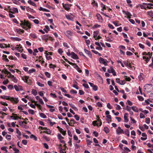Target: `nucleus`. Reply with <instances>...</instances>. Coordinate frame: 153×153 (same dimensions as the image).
Segmentation results:
<instances>
[{
    "mask_svg": "<svg viewBox=\"0 0 153 153\" xmlns=\"http://www.w3.org/2000/svg\"><path fill=\"white\" fill-rule=\"evenodd\" d=\"M8 12L9 13L14 14L15 13H18V9L17 8L13 7L11 9H10V10H9Z\"/></svg>",
    "mask_w": 153,
    "mask_h": 153,
    "instance_id": "obj_6",
    "label": "nucleus"
},
{
    "mask_svg": "<svg viewBox=\"0 0 153 153\" xmlns=\"http://www.w3.org/2000/svg\"><path fill=\"white\" fill-rule=\"evenodd\" d=\"M137 97L138 98V100L140 101H142L144 100L143 98L141 96H138Z\"/></svg>",
    "mask_w": 153,
    "mask_h": 153,
    "instance_id": "obj_53",
    "label": "nucleus"
},
{
    "mask_svg": "<svg viewBox=\"0 0 153 153\" xmlns=\"http://www.w3.org/2000/svg\"><path fill=\"white\" fill-rule=\"evenodd\" d=\"M147 14L151 17H153V12L152 10L147 12Z\"/></svg>",
    "mask_w": 153,
    "mask_h": 153,
    "instance_id": "obj_38",
    "label": "nucleus"
},
{
    "mask_svg": "<svg viewBox=\"0 0 153 153\" xmlns=\"http://www.w3.org/2000/svg\"><path fill=\"white\" fill-rule=\"evenodd\" d=\"M15 31L17 32L19 34H22V33H23L24 32V30L21 29H16L15 30Z\"/></svg>",
    "mask_w": 153,
    "mask_h": 153,
    "instance_id": "obj_17",
    "label": "nucleus"
},
{
    "mask_svg": "<svg viewBox=\"0 0 153 153\" xmlns=\"http://www.w3.org/2000/svg\"><path fill=\"white\" fill-rule=\"evenodd\" d=\"M73 139L74 140L76 141L78 140V137L76 135H73Z\"/></svg>",
    "mask_w": 153,
    "mask_h": 153,
    "instance_id": "obj_64",
    "label": "nucleus"
},
{
    "mask_svg": "<svg viewBox=\"0 0 153 153\" xmlns=\"http://www.w3.org/2000/svg\"><path fill=\"white\" fill-rule=\"evenodd\" d=\"M69 64L72 65L74 67V68L76 69L77 68L79 69V66H78L75 63H73L71 62H70V63H69Z\"/></svg>",
    "mask_w": 153,
    "mask_h": 153,
    "instance_id": "obj_22",
    "label": "nucleus"
},
{
    "mask_svg": "<svg viewBox=\"0 0 153 153\" xmlns=\"http://www.w3.org/2000/svg\"><path fill=\"white\" fill-rule=\"evenodd\" d=\"M32 94L34 96H36L37 94V91L34 89H33L31 91Z\"/></svg>",
    "mask_w": 153,
    "mask_h": 153,
    "instance_id": "obj_35",
    "label": "nucleus"
},
{
    "mask_svg": "<svg viewBox=\"0 0 153 153\" xmlns=\"http://www.w3.org/2000/svg\"><path fill=\"white\" fill-rule=\"evenodd\" d=\"M27 2L30 5H33V6H35V7L36 6V5L34 2L32 1L31 0L28 1Z\"/></svg>",
    "mask_w": 153,
    "mask_h": 153,
    "instance_id": "obj_31",
    "label": "nucleus"
},
{
    "mask_svg": "<svg viewBox=\"0 0 153 153\" xmlns=\"http://www.w3.org/2000/svg\"><path fill=\"white\" fill-rule=\"evenodd\" d=\"M96 16L97 18V19L98 20H101L102 22L103 21V19L102 17H101V16L99 14H97L96 15Z\"/></svg>",
    "mask_w": 153,
    "mask_h": 153,
    "instance_id": "obj_25",
    "label": "nucleus"
},
{
    "mask_svg": "<svg viewBox=\"0 0 153 153\" xmlns=\"http://www.w3.org/2000/svg\"><path fill=\"white\" fill-rule=\"evenodd\" d=\"M48 39L50 40H52V39L51 37L49 36L48 35H43L42 37V39L45 40L46 42H47Z\"/></svg>",
    "mask_w": 153,
    "mask_h": 153,
    "instance_id": "obj_5",
    "label": "nucleus"
},
{
    "mask_svg": "<svg viewBox=\"0 0 153 153\" xmlns=\"http://www.w3.org/2000/svg\"><path fill=\"white\" fill-rule=\"evenodd\" d=\"M36 71V70L34 68H32L31 69H30L29 70L28 73L30 74L33 72H35Z\"/></svg>",
    "mask_w": 153,
    "mask_h": 153,
    "instance_id": "obj_45",
    "label": "nucleus"
},
{
    "mask_svg": "<svg viewBox=\"0 0 153 153\" xmlns=\"http://www.w3.org/2000/svg\"><path fill=\"white\" fill-rule=\"evenodd\" d=\"M132 110L135 112H137L138 111V108L135 106H133L131 107Z\"/></svg>",
    "mask_w": 153,
    "mask_h": 153,
    "instance_id": "obj_27",
    "label": "nucleus"
},
{
    "mask_svg": "<svg viewBox=\"0 0 153 153\" xmlns=\"http://www.w3.org/2000/svg\"><path fill=\"white\" fill-rule=\"evenodd\" d=\"M97 121H94L92 122V124L94 126H99L98 123H97Z\"/></svg>",
    "mask_w": 153,
    "mask_h": 153,
    "instance_id": "obj_48",
    "label": "nucleus"
},
{
    "mask_svg": "<svg viewBox=\"0 0 153 153\" xmlns=\"http://www.w3.org/2000/svg\"><path fill=\"white\" fill-rule=\"evenodd\" d=\"M57 128L58 129L59 132L65 136L66 134V131H64V130L62 128H60L59 126H57Z\"/></svg>",
    "mask_w": 153,
    "mask_h": 153,
    "instance_id": "obj_10",
    "label": "nucleus"
},
{
    "mask_svg": "<svg viewBox=\"0 0 153 153\" xmlns=\"http://www.w3.org/2000/svg\"><path fill=\"white\" fill-rule=\"evenodd\" d=\"M91 4L93 5L94 6H96L97 7H98V4L97 2H96L94 0H93L92 1Z\"/></svg>",
    "mask_w": 153,
    "mask_h": 153,
    "instance_id": "obj_33",
    "label": "nucleus"
},
{
    "mask_svg": "<svg viewBox=\"0 0 153 153\" xmlns=\"http://www.w3.org/2000/svg\"><path fill=\"white\" fill-rule=\"evenodd\" d=\"M28 111L31 114H34V111L33 110H31V109H29L28 110Z\"/></svg>",
    "mask_w": 153,
    "mask_h": 153,
    "instance_id": "obj_55",
    "label": "nucleus"
},
{
    "mask_svg": "<svg viewBox=\"0 0 153 153\" xmlns=\"http://www.w3.org/2000/svg\"><path fill=\"white\" fill-rule=\"evenodd\" d=\"M30 137L31 138H33L34 140L35 141H36L37 140V137L33 134H31L30 136Z\"/></svg>",
    "mask_w": 153,
    "mask_h": 153,
    "instance_id": "obj_40",
    "label": "nucleus"
},
{
    "mask_svg": "<svg viewBox=\"0 0 153 153\" xmlns=\"http://www.w3.org/2000/svg\"><path fill=\"white\" fill-rule=\"evenodd\" d=\"M100 5L101 7L102 8V9L101 10L102 11H104V10L106 9L105 5L104 4H103L102 3H101Z\"/></svg>",
    "mask_w": 153,
    "mask_h": 153,
    "instance_id": "obj_34",
    "label": "nucleus"
},
{
    "mask_svg": "<svg viewBox=\"0 0 153 153\" xmlns=\"http://www.w3.org/2000/svg\"><path fill=\"white\" fill-rule=\"evenodd\" d=\"M8 77L9 78H11L12 81H13L15 83H16L17 82V79L14 75H11V76H8Z\"/></svg>",
    "mask_w": 153,
    "mask_h": 153,
    "instance_id": "obj_15",
    "label": "nucleus"
},
{
    "mask_svg": "<svg viewBox=\"0 0 153 153\" xmlns=\"http://www.w3.org/2000/svg\"><path fill=\"white\" fill-rule=\"evenodd\" d=\"M124 118L125 120V122L127 123L128 121V117L124 116Z\"/></svg>",
    "mask_w": 153,
    "mask_h": 153,
    "instance_id": "obj_61",
    "label": "nucleus"
},
{
    "mask_svg": "<svg viewBox=\"0 0 153 153\" xmlns=\"http://www.w3.org/2000/svg\"><path fill=\"white\" fill-rule=\"evenodd\" d=\"M36 83L39 86L41 87H43L44 86V84L41 83L39 82H37Z\"/></svg>",
    "mask_w": 153,
    "mask_h": 153,
    "instance_id": "obj_46",
    "label": "nucleus"
},
{
    "mask_svg": "<svg viewBox=\"0 0 153 153\" xmlns=\"http://www.w3.org/2000/svg\"><path fill=\"white\" fill-rule=\"evenodd\" d=\"M99 61L100 63H102L105 66L108 65L107 61L106 62L105 59L101 57H100L99 59Z\"/></svg>",
    "mask_w": 153,
    "mask_h": 153,
    "instance_id": "obj_7",
    "label": "nucleus"
},
{
    "mask_svg": "<svg viewBox=\"0 0 153 153\" xmlns=\"http://www.w3.org/2000/svg\"><path fill=\"white\" fill-rule=\"evenodd\" d=\"M0 97L2 99H6L9 100L10 98V96L3 95L2 96H1Z\"/></svg>",
    "mask_w": 153,
    "mask_h": 153,
    "instance_id": "obj_20",
    "label": "nucleus"
},
{
    "mask_svg": "<svg viewBox=\"0 0 153 153\" xmlns=\"http://www.w3.org/2000/svg\"><path fill=\"white\" fill-rule=\"evenodd\" d=\"M9 100L12 103L15 104L17 103L19 101L18 97L14 98L10 97Z\"/></svg>",
    "mask_w": 153,
    "mask_h": 153,
    "instance_id": "obj_4",
    "label": "nucleus"
},
{
    "mask_svg": "<svg viewBox=\"0 0 153 153\" xmlns=\"http://www.w3.org/2000/svg\"><path fill=\"white\" fill-rule=\"evenodd\" d=\"M30 36V37L33 39H36L37 38V36L35 33H31Z\"/></svg>",
    "mask_w": 153,
    "mask_h": 153,
    "instance_id": "obj_37",
    "label": "nucleus"
},
{
    "mask_svg": "<svg viewBox=\"0 0 153 153\" xmlns=\"http://www.w3.org/2000/svg\"><path fill=\"white\" fill-rule=\"evenodd\" d=\"M40 116L44 118H47V116L44 113H39Z\"/></svg>",
    "mask_w": 153,
    "mask_h": 153,
    "instance_id": "obj_36",
    "label": "nucleus"
},
{
    "mask_svg": "<svg viewBox=\"0 0 153 153\" xmlns=\"http://www.w3.org/2000/svg\"><path fill=\"white\" fill-rule=\"evenodd\" d=\"M35 105L36 106L39 108V110H41L42 106L40 105L37 104V103H36V104H35Z\"/></svg>",
    "mask_w": 153,
    "mask_h": 153,
    "instance_id": "obj_51",
    "label": "nucleus"
},
{
    "mask_svg": "<svg viewBox=\"0 0 153 153\" xmlns=\"http://www.w3.org/2000/svg\"><path fill=\"white\" fill-rule=\"evenodd\" d=\"M12 115L13 116V120H17L19 119V117L18 116H17V114H15L13 113Z\"/></svg>",
    "mask_w": 153,
    "mask_h": 153,
    "instance_id": "obj_28",
    "label": "nucleus"
},
{
    "mask_svg": "<svg viewBox=\"0 0 153 153\" xmlns=\"http://www.w3.org/2000/svg\"><path fill=\"white\" fill-rule=\"evenodd\" d=\"M11 39L13 41H21L22 39L19 38L11 37Z\"/></svg>",
    "mask_w": 153,
    "mask_h": 153,
    "instance_id": "obj_24",
    "label": "nucleus"
},
{
    "mask_svg": "<svg viewBox=\"0 0 153 153\" xmlns=\"http://www.w3.org/2000/svg\"><path fill=\"white\" fill-rule=\"evenodd\" d=\"M146 122L147 124H149L150 122V119L149 118H146L145 119Z\"/></svg>",
    "mask_w": 153,
    "mask_h": 153,
    "instance_id": "obj_58",
    "label": "nucleus"
},
{
    "mask_svg": "<svg viewBox=\"0 0 153 153\" xmlns=\"http://www.w3.org/2000/svg\"><path fill=\"white\" fill-rule=\"evenodd\" d=\"M99 32L98 30L94 31L93 32V37L94 38H95L97 37V35L99 34Z\"/></svg>",
    "mask_w": 153,
    "mask_h": 153,
    "instance_id": "obj_26",
    "label": "nucleus"
},
{
    "mask_svg": "<svg viewBox=\"0 0 153 153\" xmlns=\"http://www.w3.org/2000/svg\"><path fill=\"white\" fill-rule=\"evenodd\" d=\"M84 51L88 55H91V54L90 51L87 50L85 49H84Z\"/></svg>",
    "mask_w": 153,
    "mask_h": 153,
    "instance_id": "obj_39",
    "label": "nucleus"
},
{
    "mask_svg": "<svg viewBox=\"0 0 153 153\" xmlns=\"http://www.w3.org/2000/svg\"><path fill=\"white\" fill-rule=\"evenodd\" d=\"M22 143L25 145H26L27 144V142L26 140H23L22 141Z\"/></svg>",
    "mask_w": 153,
    "mask_h": 153,
    "instance_id": "obj_54",
    "label": "nucleus"
},
{
    "mask_svg": "<svg viewBox=\"0 0 153 153\" xmlns=\"http://www.w3.org/2000/svg\"><path fill=\"white\" fill-rule=\"evenodd\" d=\"M58 51L59 53L61 55L62 54L63 52L61 48H59L58 50Z\"/></svg>",
    "mask_w": 153,
    "mask_h": 153,
    "instance_id": "obj_62",
    "label": "nucleus"
},
{
    "mask_svg": "<svg viewBox=\"0 0 153 153\" xmlns=\"http://www.w3.org/2000/svg\"><path fill=\"white\" fill-rule=\"evenodd\" d=\"M11 135L9 134H7L6 136V138L8 140H10L11 139Z\"/></svg>",
    "mask_w": 153,
    "mask_h": 153,
    "instance_id": "obj_41",
    "label": "nucleus"
},
{
    "mask_svg": "<svg viewBox=\"0 0 153 153\" xmlns=\"http://www.w3.org/2000/svg\"><path fill=\"white\" fill-rule=\"evenodd\" d=\"M45 74L46 76L48 78H50L51 76V74L50 73L48 72H45Z\"/></svg>",
    "mask_w": 153,
    "mask_h": 153,
    "instance_id": "obj_44",
    "label": "nucleus"
},
{
    "mask_svg": "<svg viewBox=\"0 0 153 153\" xmlns=\"http://www.w3.org/2000/svg\"><path fill=\"white\" fill-rule=\"evenodd\" d=\"M44 133H46L48 134H50L51 133V131L50 129H48L47 131H43Z\"/></svg>",
    "mask_w": 153,
    "mask_h": 153,
    "instance_id": "obj_47",
    "label": "nucleus"
},
{
    "mask_svg": "<svg viewBox=\"0 0 153 153\" xmlns=\"http://www.w3.org/2000/svg\"><path fill=\"white\" fill-rule=\"evenodd\" d=\"M143 4H144L145 5H149L152 6H153V4L151 3H143Z\"/></svg>",
    "mask_w": 153,
    "mask_h": 153,
    "instance_id": "obj_56",
    "label": "nucleus"
},
{
    "mask_svg": "<svg viewBox=\"0 0 153 153\" xmlns=\"http://www.w3.org/2000/svg\"><path fill=\"white\" fill-rule=\"evenodd\" d=\"M126 55L128 56H130L133 55V53L130 51H127L126 52Z\"/></svg>",
    "mask_w": 153,
    "mask_h": 153,
    "instance_id": "obj_63",
    "label": "nucleus"
},
{
    "mask_svg": "<svg viewBox=\"0 0 153 153\" xmlns=\"http://www.w3.org/2000/svg\"><path fill=\"white\" fill-rule=\"evenodd\" d=\"M153 88L152 85L149 84L145 85L143 87L144 91L147 93H149L151 92L152 91Z\"/></svg>",
    "mask_w": 153,
    "mask_h": 153,
    "instance_id": "obj_2",
    "label": "nucleus"
},
{
    "mask_svg": "<svg viewBox=\"0 0 153 153\" xmlns=\"http://www.w3.org/2000/svg\"><path fill=\"white\" fill-rule=\"evenodd\" d=\"M74 117L75 119L77 121L79 120L80 118V117L78 115L76 114L74 116Z\"/></svg>",
    "mask_w": 153,
    "mask_h": 153,
    "instance_id": "obj_50",
    "label": "nucleus"
},
{
    "mask_svg": "<svg viewBox=\"0 0 153 153\" xmlns=\"http://www.w3.org/2000/svg\"><path fill=\"white\" fill-rule=\"evenodd\" d=\"M95 44L97 45L98 46L100 47V50H102L103 49L102 47H101V45L100 44V43L97 42H95Z\"/></svg>",
    "mask_w": 153,
    "mask_h": 153,
    "instance_id": "obj_43",
    "label": "nucleus"
},
{
    "mask_svg": "<svg viewBox=\"0 0 153 153\" xmlns=\"http://www.w3.org/2000/svg\"><path fill=\"white\" fill-rule=\"evenodd\" d=\"M20 25L24 29L27 30L28 29L31 28V25L28 21L24 20L23 21H21Z\"/></svg>",
    "mask_w": 153,
    "mask_h": 153,
    "instance_id": "obj_1",
    "label": "nucleus"
},
{
    "mask_svg": "<svg viewBox=\"0 0 153 153\" xmlns=\"http://www.w3.org/2000/svg\"><path fill=\"white\" fill-rule=\"evenodd\" d=\"M14 87L16 91H18L23 90L22 87L20 85L18 86L17 85H14Z\"/></svg>",
    "mask_w": 153,
    "mask_h": 153,
    "instance_id": "obj_12",
    "label": "nucleus"
},
{
    "mask_svg": "<svg viewBox=\"0 0 153 153\" xmlns=\"http://www.w3.org/2000/svg\"><path fill=\"white\" fill-rule=\"evenodd\" d=\"M125 80L126 81H130L131 80V79L129 77H127V76H125Z\"/></svg>",
    "mask_w": 153,
    "mask_h": 153,
    "instance_id": "obj_59",
    "label": "nucleus"
},
{
    "mask_svg": "<svg viewBox=\"0 0 153 153\" xmlns=\"http://www.w3.org/2000/svg\"><path fill=\"white\" fill-rule=\"evenodd\" d=\"M57 136L59 139H64V137L61 135V134L59 133L58 134Z\"/></svg>",
    "mask_w": 153,
    "mask_h": 153,
    "instance_id": "obj_42",
    "label": "nucleus"
},
{
    "mask_svg": "<svg viewBox=\"0 0 153 153\" xmlns=\"http://www.w3.org/2000/svg\"><path fill=\"white\" fill-rule=\"evenodd\" d=\"M71 57L74 59H78L79 58L77 55L74 52H71Z\"/></svg>",
    "mask_w": 153,
    "mask_h": 153,
    "instance_id": "obj_16",
    "label": "nucleus"
},
{
    "mask_svg": "<svg viewBox=\"0 0 153 153\" xmlns=\"http://www.w3.org/2000/svg\"><path fill=\"white\" fill-rule=\"evenodd\" d=\"M72 35V33L70 30H68L66 32V35L68 38Z\"/></svg>",
    "mask_w": 153,
    "mask_h": 153,
    "instance_id": "obj_21",
    "label": "nucleus"
},
{
    "mask_svg": "<svg viewBox=\"0 0 153 153\" xmlns=\"http://www.w3.org/2000/svg\"><path fill=\"white\" fill-rule=\"evenodd\" d=\"M122 12L123 13H125L126 15L127 16V18L128 19H130L131 18V16L132 15L128 11H125L124 10H123Z\"/></svg>",
    "mask_w": 153,
    "mask_h": 153,
    "instance_id": "obj_13",
    "label": "nucleus"
},
{
    "mask_svg": "<svg viewBox=\"0 0 153 153\" xmlns=\"http://www.w3.org/2000/svg\"><path fill=\"white\" fill-rule=\"evenodd\" d=\"M144 5V4H143V5H140V7L141 9H144L146 10L147 9H153V7H151V6H149V5H147V6L146 7Z\"/></svg>",
    "mask_w": 153,
    "mask_h": 153,
    "instance_id": "obj_8",
    "label": "nucleus"
},
{
    "mask_svg": "<svg viewBox=\"0 0 153 153\" xmlns=\"http://www.w3.org/2000/svg\"><path fill=\"white\" fill-rule=\"evenodd\" d=\"M16 133L19 134V136H20L21 135V132L19 130V129L17 128L16 129Z\"/></svg>",
    "mask_w": 153,
    "mask_h": 153,
    "instance_id": "obj_60",
    "label": "nucleus"
},
{
    "mask_svg": "<svg viewBox=\"0 0 153 153\" xmlns=\"http://www.w3.org/2000/svg\"><path fill=\"white\" fill-rule=\"evenodd\" d=\"M131 107L130 106H129L128 105H127L126 106V109L128 111H131Z\"/></svg>",
    "mask_w": 153,
    "mask_h": 153,
    "instance_id": "obj_49",
    "label": "nucleus"
},
{
    "mask_svg": "<svg viewBox=\"0 0 153 153\" xmlns=\"http://www.w3.org/2000/svg\"><path fill=\"white\" fill-rule=\"evenodd\" d=\"M103 131L105 132L106 133L108 134L109 132V130L108 128L107 127H105L103 129Z\"/></svg>",
    "mask_w": 153,
    "mask_h": 153,
    "instance_id": "obj_32",
    "label": "nucleus"
},
{
    "mask_svg": "<svg viewBox=\"0 0 153 153\" xmlns=\"http://www.w3.org/2000/svg\"><path fill=\"white\" fill-rule=\"evenodd\" d=\"M143 74L142 73H140V75L138 76V78L139 79L140 81L142 80L143 79Z\"/></svg>",
    "mask_w": 153,
    "mask_h": 153,
    "instance_id": "obj_29",
    "label": "nucleus"
},
{
    "mask_svg": "<svg viewBox=\"0 0 153 153\" xmlns=\"http://www.w3.org/2000/svg\"><path fill=\"white\" fill-rule=\"evenodd\" d=\"M26 8L27 11H30L33 13H36V11L34 10L33 9H31V8L29 7H27Z\"/></svg>",
    "mask_w": 153,
    "mask_h": 153,
    "instance_id": "obj_19",
    "label": "nucleus"
},
{
    "mask_svg": "<svg viewBox=\"0 0 153 153\" xmlns=\"http://www.w3.org/2000/svg\"><path fill=\"white\" fill-rule=\"evenodd\" d=\"M22 79L26 83L30 84L31 83V80L28 76H23L22 77Z\"/></svg>",
    "mask_w": 153,
    "mask_h": 153,
    "instance_id": "obj_3",
    "label": "nucleus"
},
{
    "mask_svg": "<svg viewBox=\"0 0 153 153\" xmlns=\"http://www.w3.org/2000/svg\"><path fill=\"white\" fill-rule=\"evenodd\" d=\"M88 83L90 85V86L92 87L94 91H97L98 89V87L97 86L95 85L93 83L89 82Z\"/></svg>",
    "mask_w": 153,
    "mask_h": 153,
    "instance_id": "obj_11",
    "label": "nucleus"
},
{
    "mask_svg": "<svg viewBox=\"0 0 153 153\" xmlns=\"http://www.w3.org/2000/svg\"><path fill=\"white\" fill-rule=\"evenodd\" d=\"M124 134L126 135L128 137L130 136V132L128 129H126L125 131H124Z\"/></svg>",
    "mask_w": 153,
    "mask_h": 153,
    "instance_id": "obj_30",
    "label": "nucleus"
},
{
    "mask_svg": "<svg viewBox=\"0 0 153 153\" xmlns=\"http://www.w3.org/2000/svg\"><path fill=\"white\" fill-rule=\"evenodd\" d=\"M70 122L68 123V124L70 126H74V124L76 123L74 120L73 119H71L70 120Z\"/></svg>",
    "mask_w": 153,
    "mask_h": 153,
    "instance_id": "obj_18",
    "label": "nucleus"
},
{
    "mask_svg": "<svg viewBox=\"0 0 153 153\" xmlns=\"http://www.w3.org/2000/svg\"><path fill=\"white\" fill-rule=\"evenodd\" d=\"M124 64L126 66H128L130 68H131L132 67L131 66V63H128L127 61H125L124 62Z\"/></svg>",
    "mask_w": 153,
    "mask_h": 153,
    "instance_id": "obj_23",
    "label": "nucleus"
},
{
    "mask_svg": "<svg viewBox=\"0 0 153 153\" xmlns=\"http://www.w3.org/2000/svg\"><path fill=\"white\" fill-rule=\"evenodd\" d=\"M4 73L6 74H7V75H8V74H10V76H11L12 75L8 71L7 69L5 70Z\"/></svg>",
    "mask_w": 153,
    "mask_h": 153,
    "instance_id": "obj_52",
    "label": "nucleus"
},
{
    "mask_svg": "<svg viewBox=\"0 0 153 153\" xmlns=\"http://www.w3.org/2000/svg\"><path fill=\"white\" fill-rule=\"evenodd\" d=\"M27 15L29 18H32L34 19L35 18V17L31 15L28 13H27Z\"/></svg>",
    "mask_w": 153,
    "mask_h": 153,
    "instance_id": "obj_57",
    "label": "nucleus"
},
{
    "mask_svg": "<svg viewBox=\"0 0 153 153\" xmlns=\"http://www.w3.org/2000/svg\"><path fill=\"white\" fill-rule=\"evenodd\" d=\"M116 133L117 134H124V132L123 130L121 129L120 127H118V128L116 130Z\"/></svg>",
    "mask_w": 153,
    "mask_h": 153,
    "instance_id": "obj_9",
    "label": "nucleus"
},
{
    "mask_svg": "<svg viewBox=\"0 0 153 153\" xmlns=\"http://www.w3.org/2000/svg\"><path fill=\"white\" fill-rule=\"evenodd\" d=\"M63 6L64 8L67 11H68L70 9V6H71V5L70 4H64L63 3Z\"/></svg>",
    "mask_w": 153,
    "mask_h": 153,
    "instance_id": "obj_14",
    "label": "nucleus"
}]
</instances>
